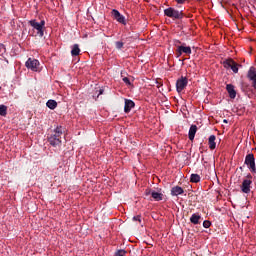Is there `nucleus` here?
<instances>
[{
  "instance_id": "nucleus-20",
  "label": "nucleus",
  "mask_w": 256,
  "mask_h": 256,
  "mask_svg": "<svg viewBox=\"0 0 256 256\" xmlns=\"http://www.w3.org/2000/svg\"><path fill=\"white\" fill-rule=\"evenodd\" d=\"M46 107H48V109H57V101L55 100H48L46 103Z\"/></svg>"
},
{
  "instance_id": "nucleus-21",
  "label": "nucleus",
  "mask_w": 256,
  "mask_h": 256,
  "mask_svg": "<svg viewBox=\"0 0 256 256\" xmlns=\"http://www.w3.org/2000/svg\"><path fill=\"white\" fill-rule=\"evenodd\" d=\"M201 181V176L199 174H191L190 182L191 183H199Z\"/></svg>"
},
{
  "instance_id": "nucleus-9",
  "label": "nucleus",
  "mask_w": 256,
  "mask_h": 256,
  "mask_svg": "<svg viewBox=\"0 0 256 256\" xmlns=\"http://www.w3.org/2000/svg\"><path fill=\"white\" fill-rule=\"evenodd\" d=\"M188 83L189 80L187 79V77L182 76L176 81V91L178 93H181L185 89V87H187Z\"/></svg>"
},
{
  "instance_id": "nucleus-29",
  "label": "nucleus",
  "mask_w": 256,
  "mask_h": 256,
  "mask_svg": "<svg viewBox=\"0 0 256 256\" xmlns=\"http://www.w3.org/2000/svg\"><path fill=\"white\" fill-rule=\"evenodd\" d=\"M178 5H184L185 1L187 0H175Z\"/></svg>"
},
{
  "instance_id": "nucleus-5",
  "label": "nucleus",
  "mask_w": 256,
  "mask_h": 256,
  "mask_svg": "<svg viewBox=\"0 0 256 256\" xmlns=\"http://www.w3.org/2000/svg\"><path fill=\"white\" fill-rule=\"evenodd\" d=\"M41 65V63L39 62V60L37 59H33V58H29L26 63L25 66L27 67V69H30V71H40L39 66Z\"/></svg>"
},
{
  "instance_id": "nucleus-7",
  "label": "nucleus",
  "mask_w": 256,
  "mask_h": 256,
  "mask_svg": "<svg viewBox=\"0 0 256 256\" xmlns=\"http://www.w3.org/2000/svg\"><path fill=\"white\" fill-rule=\"evenodd\" d=\"M183 53L189 57L192 53L191 46H185V44L177 46L176 57H181Z\"/></svg>"
},
{
  "instance_id": "nucleus-15",
  "label": "nucleus",
  "mask_w": 256,
  "mask_h": 256,
  "mask_svg": "<svg viewBox=\"0 0 256 256\" xmlns=\"http://www.w3.org/2000/svg\"><path fill=\"white\" fill-rule=\"evenodd\" d=\"M196 133H197V125H191L188 132V138L190 141H193L195 139Z\"/></svg>"
},
{
  "instance_id": "nucleus-6",
  "label": "nucleus",
  "mask_w": 256,
  "mask_h": 256,
  "mask_svg": "<svg viewBox=\"0 0 256 256\" xmlns=\"http://www.w3.org/2000/svg\"><path fill=\"white\" fill-rule=\"evenodd\" d=\"M247 79L251 83V87L256 91V68L251 66L247 72Z\"/></svg>"
},
{
  "instance_id": "nucleus-18",
  "label": "nucleus",
  "mask_w": 256,
  "mask_h": 256,
  "mask_svg": "<svg viewBox=\"0 0 256 256\" xmlns=\"http://www.w3.org/2000/svg\"><path fill=\"white\" fill-rule=\"evenodd\" d=\"M164 195L161 193V189L159 191L152 192V199L155 201H163Z\"/></svg>"
},
{
  "instance_id": "nucleus-19",
  "label": "nucleus",
  "mask_w": 256,
  "mask_h": 256,
  "mask_svg": "<svg viewBox=\"0 0 256 256\" xmlns=\"http://www.w3.org/2000/svg\"><path fill=\"white\" fill-rule=\"evenodd\" d=\"M201 220V215L199 214H192L190 217V223H193V225H199V221Z\"/></svg>"
},
{
  "instance_id": "nucleus-23",
  "label": "nucleus",
  "mask_w": 256,
  "mask_h": 256,
  "mask_svg": "<svg viewBox=\"0 0 256 256\" xmlns=\"http://www.w3.org/2000/svg\"><path fill=\"white\" fill-rule=\"evenodd\" d=\"M209 227H211V221L205 220V221L203 222V228H204V229H209Z\"/></svg>"
},
{
  "instance_id": "nucleus-31",
  "label": "nucleus",
  "mask_w": 256,
  "mask_h": 256,
  "mask_svg": "<svg viewBox=\"0 0 256 256\" xmlns=\"http://www.w3.org/2000/svg\"><path fill=\"white\" fill-rule=\"evenodd\" d=\"M0 47H2V49H5V45L3 44H0Z\"/></svg>"
},
{
  "instance_id": "nucleus-16",
  "label": "nucleus",
  "mask_w": 256,
  "mask_h": 256,
  "mask_svg": "<svg viewBox=\"0 0 256 256\" xmlns=\"http://www.w3.org/2000/svg\"><path fill=\"white\" fill-rule=\"evenodd\" d=\"M217 137H215V135H211L208 138V145H209V149H211V151L215 150L217 147V143H215Z\"/></svg>"
},
{
  "instance_id": "nucleus-30",
  "label": "nucleus",
  "mask_w": 256,
  "mask_h": 256,
  "mask_svg": "<svg viewBox=\"0 0 256 256\" xmlns=\"http://www.w3.org/2000/svg\"><path fill=\"white\" fill-rule=\"evenodd\" d=\"M103 93H104V90L100 89L98 95H103Z\"/></svg>"
},
{
  "instance_id": "nucleus-27",
  "label": "nucleus",
  "mask_w": 256,
  "mask_h": 256,
  "mask_svg": "<svg viewBox=\"0 0 256 256\" xmlns=\"http://www.w3.org/2000/svg\"><path fill=\"white\" fill-rule=\"evenodd\" d=\"M153 192H154V190L148 188V189L145 190V195H146V196L151 195V197H152V196H153Z\"/></svg>"
},
{
  "instance_id": "nucleus-25",
  "label": "nucleus",
  "mask_w": 256,
  "mask_h": 256,
  "mask_svg": "<svg viewBox=\"0 0 256 256\" xmlns=\"http://www.w3.org/2000/svg\"><path fill=\"white\" fill-rule=\"evenodd\" d=\"M122 81H123L126 85H128V86L133 85V84L131 83V80H129L128 77H124V78L122 79Z\"/></svg>"
},
{
  "instance_id": "nucleus-32",
  "label": "nucleus",
  "mask_w": 256,
  "mask_h": 256,
  "mask_svg": "<svg viewBox=\"0 0 256 256\" xmlns=\"http://www.w3.org/2000/svg\"><path fill=\"white\" fill-rule=\"evenodd\" d=\"M224 121V123H227V120H223Z\"/></svg>"
},
{
  "instance_id": "nucleus-26",
  "label": "nucleus",
  "mask_w": 256,
  "mask_h": 256,
  "mask_svg": "<svg viewBox=\"0 0 256 256\" xmlns=\"http://www.w3.org/2000/svg\"><path fill=\"white\" fill-rule=\"evenodd\" d=\"M127 252L125 250H118L116 253H115V256H125Z\"/></svg>"
},
{
  "instance_id": "nucleus-13",
  "label": "nucleus",
  "mask_w": 256,
  "mask_h": 256,
  "mask_svg": "<svg viewBox=\"0 0 256 256\" xmlns=\"http://www.w3.org/2000/svg\"><path fill=\"white\" fill-rule=\"evenodd\" d=\"M135 107L133 100L125 99L124 113H131V109Z\"/></svg>"
},
{
  "instance_id": "nucleus-3",
  "label": "nucleus",
  "mask_w": 256,
  "mask_h": 256,
  "mask_svg": "<svg viewBox=\"0 0 256 256\" xmlns=\"http://www.w3.org/2000/svg\"><path fill=\"white\" fill-rule=\"evenodd\" d=\"M164 15L170 17V19H183V11L176 10L173 7L166 8Z\"/></svg>"
},
{
  "instance_id": "nucleus-14",
  "label": "nucleus",
  "mask_w": 256,
  "mask_h": 256,
  "mask_svg": "<svg viewBox=\"0 0 256 256\" xmlns=\"http://www.w3.org/2000/svg\"><path fill=\"white\" fill-rule=\"evenodd\" d=\"M183 193H185V191L181 186H175L171 189V195L173 197H177L178 195H183Z\"/></svg>"
},
{
  "instance_id": "nucleus-10",
  "label": "nucleus",
  "mask_w": 256,
  "mask_h": 256,
  "mask_svg": "<svg viewBox=\"0 0 256 256\" xmlns=\"http://www.w3.org/2000/svg\"><path fill=\"white\" fill-rule=\"evenodd\" d=\"M111 15H112L113 19H115L118 23H121L122 25H127V21L125 20V16H123L121 14V12H119V10L113 9L111 11Z\"/></svg>"
},
{
  "instance_id": "nucleus-8",
  "label": "nucleus",
  "mask_w": 256,
  "mask_h": 256,
  "mask_svg": "<svg viewBox=\"0 0 256 256\" xmlns=\"http://www.w3.org/2000/svg\"><path fill=\"white\" fill-rule=\"evenodd\" d=\"M225 69H231L233 73H239V67L233 59H227L223 62Z\"/></svg>"
},
{
  "instance_id": "nucleus-24",
  "label": "nucleus",
  "mask_w": 256,
  "mask_h": 256,
  "mask_svg": "<svg viewBox=\"0 0 256 256\" xmlns=\"http://www.w3.org/2000/svg\"><path fill=\"white\" fill-rule=\"evenodd\" d=\"M115 45H116V49H123L124 43L122 41H117Z\"/></svg>"
},
{
  "instance_id": "nucleus-17",
  "label": "nucleus",
  "mask_w": 256,
  "mask_h": 256,
  "mask_svg": "<svg viewBox=\"0 0 256 256\" xmlns=\"http://www.w3.org/2000/svg\"><path fill=\"white\" fill-rule=\"evenodd\" d=\"M71 49H72L71 50L72 57H77L80 55L81 49L79 48V44L72 45Z\"/></svg>"
},
{
  "instance_id": "nucleus-12",
  "label": "nucleus",
  "mask_w": 256,
  "mask_h": 256,
  "mask_svg": "<svg viewBox=\"0 0 256 256\" xmlns=\"http://www.w3.org/2000/svg\"><path fill=\"white\" fill-rule=\"evenodd\" d=\"M226 91L229 94L230 99H235V97H237V91H235V86L233 84H227Z\"/></svg>"
},
{
  "instance_id": "nucleus-2",
  "label": "nucleus",
  "mask_w": 256,
  "mask_h": 256,
  "mask_svg": "<svg viewBox=\"0 0 256 256\" xmlns=\"http://www.w3.org/2000/svg\"><path fill=\"white\" fill-rule=\"evenodd\" d=\"M30 27L35 29L36 35H39L40 37H43L45 35V20H42L40 22H37V20H30L29 21Z\"/></svg>"
},
{
  "instance_id": "nucleus-11",
  "label": "nucleus",
  "mask_w": 256,
  "mask_h": 256,
  "mask_svg": "<svg viewBox=\"0 0 256 256\" xmlns=\"http://www.w3.org/2000/svg\"><path fill=\"white\" fill-rule=\"evenodd\" d=\"M245 165L249 167V169L252 171V173H255L256 167H255V156L253 154H248L245 158Z\"/></svg>"
},
{
  "instance_id": "nucleus-1",
  "label": "nucleus",
  "mask_w": 256,
  "mask_h": 256,
  "mask_svg": "<svg viewBox=\"0 0 256 256\" xmlns=\"http://www.w3.org/2000/svg\"><path fill=\"white\" fill-rule=\"evenodd\" d=\"M63 135V127L62 126H57L54 130V134H52L48 138V142L52 147H59L61 145V136Z\"/></svg>"
},
{
  "instance_id": "nucleus-28",
  "label": "nucleus",
  "mask_w": 256,
  "mask_h": 256,
  "mask_svg": "<svg viewBox=\"0 0 256 256\" xmlns=\"http://www.w3.org/2000/svg\"><path fill=\"white\" fill-rule=\"evenodd\" d=\"M133 221H139V223H141V216L140 215L134 216Z\"/></svg>"
},
{
  "instance_id": "nucleus-33",
  "label": "nucleus",
  "mask_w": 256,
  "mask_h": 256,
  "mask_svg": "<svg viewBox=\"0 0 256 256\" xmlns=\"http://www.w3.org/2000/svg\"><path fill=\"white\" fill-rule=\"evenodd\" d=\"M196 1H201V0H196Z\"/></svg>"
},
{
  "instance_id": "nucleus-4",
  "label": "nucleus",
  "mask_w": 256,
  "mask_h": 256,
  "mask_svg": "<svg viewBox=\"0 0 256 256\" xmlns=\"http://www.w3.org/2000/svg\"><path fill=\"white\" fill-rule=\"evenodd\" d=\"M253 184V176L251 174L247 175L246 179L243 180L241 185L242 193H251V185Z\"/></svg>"
},
{
  "instance_id": "nucleus-22",
  "label": "nucleus",
  "mask_w": 256,
  "mask_h": 256,
  "mask_svg": "<svg viewBox=\"0 0 256 256\" xmlns=\"http://www.w3.org/2000/svg\"><path fill=\"white\" fill-rule=\"evenodd\" d=\"M0 115L1 117H5L7 115V106L0 105Z\"/></svg>"
}]
</instances>
